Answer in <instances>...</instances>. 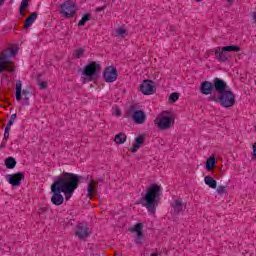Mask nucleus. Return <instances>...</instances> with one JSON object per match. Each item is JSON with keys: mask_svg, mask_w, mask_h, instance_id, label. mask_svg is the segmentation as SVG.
Segmentation results:
<instances>
[{"mask_svg": "<svg viewBox=\"0 0 256 256\" xmlns=\"http://www.w3.org/2000/svg\"><path fill=\"white\" fill-rule=\"evenodd\" d=\"M81 179H83V176L63 171L50 187L52 205L59 207V205L65 202V199L69 201L73 197L75 190L79 188ZM61 193H64L65 197Z\"/></svg>", "mask_w": 256, "mask_h": 256, "instance_id": "nucleus-1", "label": "nucleus"}, {"mask_svg": "<svg viewBox=\"0 0 256 256\" xmlns=\"http://www.w3.org/2000/svg\"><path fill=\"white\" fill-rule=\"evenodd\" d=\"M215 87L218 96L211 95L208 97V101L219 103L221 107H224L225 109L233 107L235 105V94L229 90L227 82L224 80L216 82Z\"/></svg>", "mask_w": 256, "mask_h": 256, "instance_id": "nucleus-2", "label": "nucleus"}, {"mask_svg": "<svg viewBox=\"0 0 256 256\" xmlns=\"http://www.w3.org/2000/svg\"><path fill=\"white\" fill-rule=\"evenodd\" d=\"M163 188L155 183L149 185L146 189V193L142 194L140 198V203L142 207H146L150 215H155L157 207L159 206V201H161V193Z\"/></svg>", "mask_w": 256, "mask_h": 256, "instance_id": "nucleus-3", "label": "nucleus"}, {"mask_svg": "<svg viewBox=\"0 0 256 256\" xmlns=\"http://www.w3.org/2000/svg\"><path fill=\"white\" fill-rule=\"evenodd\" d=\"M241 51V47L238 45H230V46H223V47H216L213 50L214 57L218 63H227L231 59V54L228 53H239Z\"/></svg>", "mask_w": 256, "mask_h": 256, "instance_id": "nucleus-4", "label": "nucleus"}, {"mask_svg": "<svg viewBox=\"0 0 256 256\" xmlns=\"http://www.w3.org/2000/svg\"><path fill=\"white\" fill-rule=\"evenodd\" d=\"M125 117H130L136 125H143V123L147 121L145 111L139 110L137 104L131 105L130 108L125 111Z\"/></svg>", "mask_w": 256, "mask_h": 256, "instance_id": "nucleus-5", "label": "nucleus"}, {"mask_svg": "<svg viewBox=\"0 0 256 256\" xmlns=\"http://www.w3.org/2000/svg\"><path fill=\"white\" fill-rule=\"evenodd\" d=\"M101 73V63L95 61L88 63L82 70V75L87 77L88 81H96Z\"/></svg>", "mask_w": 256, "mask_h": 256, "instance_id": "nucleus-6", "label": "nucleus"}, {"mask_svg": "<svg viewBox=\"0 0 256 256\" xmlns=\"http://www.w3.org/2000/svg\"><path fill=\"white\" fill-rule=\"evenodd\" d=\"M23 97L22 105L25 107H29L31 103L29 102V99L33 97V92L31 89H24L23 90V84L21 83V80L16 81V101H21Z\"/></svg>", "mask_w": 256, "mask_h": 256, "instance_id": "nucleus-7", "label": "nucleus"}, {"mask_svg": "<svg viewBox=\"0 0 256 256\" xmlns=\"http://www.w3.org/2000/svg\"><path fill=\"white\" fill-rule=\"evenodd\" d=\"M60 13L66 19H71V17H75L77 13V5L71 0H66L60 5Z\"/></svg>", "mask_w": 256, "mask_h": 256, "instance_id": "nucleus-8", "label": "nucleus"}, {"mask_svg": "<svg viewBox=\"0 0 256 256\" xmlns=\"http://www.w3.org/2000/svg\"><path fill=\"white\" fill-rule=\"evenodd\" d=\"M157 127L160 131H167V129H171V125L175 123V119L169 116V112H163L159 118H156Z\"/></svg>", "mask_w": 256, "mask_h": 256, "instance_id": "nucleus-9", "label": "nucleus"}, {"mask_svg": "<svg viewBox=\"0 0 256 256\" xmlns=\"http://www.w3.org/2000/svg\"><path fill=\"white\" fill-rule=\"evenodd\" d=\"M223 81V79L220 78H214L213 82L210 81H204L200 84V93H202V95H211L213 93V91L217 92V88H216V83Z\"/></svg>", "mask_w": 256, "mask_h": 256, "instance_id": "nucleus-10", "label": "nucleus"}, {"mask_svg": "<svg viewBox=\"0 0 256 256\" xmlns=\"http://www.w3.org/2000/svg\"><path fill=\"white\" fill-rule=\"evenodd\" d=\"M117 77H119V71H117L115 66H108L104 69L103 79L105 83H115Z\"/></svg>", "mask_w": 256, "mask_h": 256, "instance_id": "nucleus-11", "label": "nucleus"}, {"mask_svg": "<svg viewBox=\"0 0 256 256\" xmlns=\"http://www.w3.org/2000/svg\"><path fill=\"white\" fill-rule=\"evenodd\" d=\"M130 233H137L134 243L141 247L145 234L143 233V223H136L133 227L129 228Z\"/></svg>", "mask_w": 256, "mask_h": 256, "instance_id": "nucleus-12", "label": "nucleus"}, {"mask_svg": "<svg viewBox=\"0 0 256 256\" xmlns=\"http://www.w3.org/2000/svg\"><path fill=\"white\" fill-rule=\"evenodd\" d=\"M140 91L143 95H155L157 88L153 80L146 79L140 84Z\"/></svg>", "mask_w": 256, "mask_h": 256, "instance_id": "nucleus-13", "label": "nucleus"}, {"mask_svg": "<svg viewBox=\"0 0 256 256\" xmlns=\"http://www.w3.org/2000/svg\"><path fill=\"white\" fill-rule=\"evenodd\" d=\"M6 179L12 187H19L21 185V182L25 180V173L18 172L14 174H8L6 175Z\"/></svg>", "mask_w": 256, "mask_h": 256, "instance_id": "nucleus-14", "label": "nucleus"}, {"mask_svg": "<svg viewBox=\"0 0 256 256\" xmlns=\"http://www.w3.org/2000/svg\"><path fill=\"white\" fill-rule=\"evenodd\" d=\"M76 237L78 239H87L89 237L90 232H89V226L87 225V222H81L78 223L76 226V231H75Z\"/></svg>", "mask_w": 256, "mask_h": 256, "instance_id": "nucleus-15", "label": "nucleus"}, {"mask_svg": "<svg viewBox=\"0 0 256 256\" xmlns=\"http://www.w3.org/2000/svg\"><path fill=\"white\" fill-rule=\"evenodd\" d=\"M172 209L174 210V215H179L185 208V204L183 203V200L176 199L173 203L170 204Z\"/></svg>", "mask_w": 256, "mask_h": 256, "instance_id": "nucleus-16", "label": "nucleus"}, {"mask_svg": "<svg viewBox=\"0 0 256 256\" xmlns=\"http://www.w3.org/2000/svg\"><path fill=\"white\" fill-rule=\"evenodd\" d=\"M37 17H39V13L32 12L30 16H28L24 22V29L27 30L35 21L37 20Z\"/></svg>", "mask_w": 256, "mask_h": 256, "instance_id": "nucleus-17", "label": "nucleus"}, {"mask_svg": "<svg viewBox=\"0 0 256 256\" xmlns=\"http://www.w3.org/2000/svg\"><path fill=\"white\" fill-rule=\"evenodd\" d=\"M11 61V58L9 57V54L7 52H2L0 54V75L3 73V69H5V63H9Z\"/></svg>", "mask_w": 256, "mask_h": 256, "instance_id": "nucleus-18", "label": "nucleus"}, {"mask_svg": "<svg viewBox=\"0 0 256 256\" xmlns=\"http://www.w3.org/2000/svg\"><path fill=\"white\" fill-rule=\"evenodd\" d=\"M143 143H145V136L140 135L136 138L134 145L131 148V152L132 153H137V151H139V148L141 147V145H143Z\"/></svg>", "mask_w": 256, "mask_h": 256, "instance_id": "nucleus-19", "label": "nucleus"}, {"mask_svg": "<svg viewBox=\"0 0 256 256\" xmlns=\"http://www.w3.org/2000/svg\"><path fill=\"white\" fill-rule=\"evenodd\" d=\"M4 164L6 169H15L17 167V160L14 157H8L5 159Z\"/></svg>", "mask_w": 256, "mask_h": 256, "instance_id": "nucleus-20", "label": "nucleus"}, {"mask_svg": "<svg viewBox=\"0 0 256 256\" xmlns=\"http://www.w3.org/2000/svg\"><path fill=\"white\" fill-rule=\"evenodd\" d=\"M205 185H208L210 189H217V180L213 179L211 176H206L204 178Z\"/></svg>", "mask_w": 256, "mask_h": 256, "instance_id": "nucleus-21", "label": "nucleus"}, {"mask_svg": "<svg viewBox=\"0 0 256 256\" xmlns=\"http://www.w3.org/2000/svg\"><path fill=\"white\" fill-rule=\"evenodd\" d=\"M27 9H29V0H22L19 7L20 17H25V11H27Z\"/></svg>", "mask_w": 256, "mask_h": 256, "instance_id": "nucleus-22", "label": "nucleus"}, {"mask_svg": "<svg viewBox=\"0 0 256 256\" xmlns=\"http://www.w3.org/2000/svg\"><path fill=\"white\" fill-rule=\"evenodd\" d=\"M114 141L117 145H123L127 141V135L125 133H119L114 137Z\"/></svg>", "mask_w": 256, "mask_h": 256, "instance_id": "nucleus-23", "label": "nucleus"}, {"mask_svg": "<svg viewBox=\"0 0 256 256\" xmlns=\"http://www.w3.org/2000/svg\"><path fill=\"white\" fill-rule=\"evenodd\" d=\"M217 165V162L215 161V157H210L206 160V169L207 171H213Z\"/></svg>", "mask_w": 256, "mask_h": 256, "instance_id": "nucleus-24", "label": "nucleus"}, {"mask_svg": "<svg viewBox=\"0 0 256 256\" xmlns=\"http://www.w3.org/2000/svg\"><path fill=\"white\" fill-rule=\"evenodd\" d=\"M87 21H91L90 13H86L82 16L81 20L78 22V27H85V23H87Z\"/></svg>", "mask_w": 256, "mask_h": 256, "instance_id": "nucleus-25", "label": "nucleus"}, {"mask_svg": "<svg viewBox=\"0 0 256 256\" xmlns=\"http://www.w3.org/2000/svg\"><path fill=\"white\" fill-rule=\"evenodd\" d=\"M3 71H7L8 73L15 72V64L10 60L9 63L4 64V69H2V73Z\"/></svg>", "mask_w": 256, "mask_h": 256, "instance_id": "nucleus-26", "label": "nucleus"}, {"mask_svg": "<svg viewBox=\"0 0 256 256\" xmlns=\"http://www.w3.org/2000/svg\"><path fill=\"white\" fill-rule=\"evenodd\" d=\"M87 191H88L87 197H89V199H91V197H93V193H95V186L93 185V181H91L88 184Z\"/></svg>", "mask_w": 256, "mask_h": 256, "instance_id": "nucleus-27", "label": "nucleus"}, {"mask_svg": "<svg viewBox=\"0 0 256 256\" xmlns=\"http://www.w3.org/2000/svg\"><path fill=\"white\" fill-rule=\"evenodd\" d=\"M180 94L177 92L171 93L169 96V102L170 103H176V101H179Z\"/></svg>", "mask_w": 256, "mask_h": 256, "instance_id": "nucleus-28", "label": "nucleus"}, {"mask_svg": "<svg viewBox=\"0 0 256 256\" xmlns=\"http://www.w3.org/2000/svg\"><path fill=\"white\" fill-rule=\"evenodd\" d=\"M6 53L7 51H9V53H7V55L11 58V57H15V55H17V53H19V48H8L7 50H5Z\"/></svg>", "mask_w": 256, "mask_h": 256, "instance_id": "nucleus-29", "label": "nucleus"}, {"mask_svg": "<svg viewBox=\"0 0 256 256\" xmlns=\"http://www.w3.org/2000/svg\"><path fill=\"white\" fill-rule=\"evenodd\" d=\"M82 55H85V50L83 48L77 49L74 53L76 59H81Z\"/></svg>", "mask_w": 256, "mask_h": 256, "instance_id": "nucleus-30", "label": "nucleus"}, {"mask_svg": "<svg viewBox=\"0 0 256 256\" xmlns=\"http://www.w3.org/2000/svg\"><path fill=\"white\" fill-rule=\"evenodd\" d=\"M216 191H217L218 195H225V194H227V188L225 186H223V185H219L217 187Z\"/></svg>", "mask_w": 256, "mask_h": 256, "instance_id": "nucleus-31", "label": "nucleus"}, {"mask_svg": "<svg viewBox=\"0 0 256 256\" xmlns=\"http://www.w3.org/2000/svg\"><path fill=\"white\" fill-rule=\"evenodd\" d=\"M15 119H17V114H12L8 120L7 126L11 127L13 123H15Z\"/></svg>", "mask_w": 256, "mask_h": 256, "instance_id": "nucleus-32", "label": "nucleus"}, {"mask_svg": "<svg viewBox=\"0 0 256 256\" xmlns=\"http://www.w3.org/2000/svg\"><path fill=\"white\" fill-rule=\"evenodd\" d=\"M9 131H11V126L6 125L5 130H4V141H8Z\"/></svg>", "mask_w": 256, "mask_h": 256, "instance_id": "nucleus-33", "label": "nucleus"}, {"mask_svg": "<svg viewBox=\"0 0 256 256\" xmlns=\"http://www.w3.org/2000/svg\"><path fill=\"white\" fill-rule=\"evenodd\" d=\"M117 34L121 35L122 39H125V36L127 35V30L125 28H119L117 30Z\"/></svg>", "mask_w": 256, "mask_h": 256, "instance_id": "nucleus-34", "label": "nucleus"}, {"mask_svg": "<svg viewBox=\"0 0 256 256\" xmlns=\"http://www.w3.org/2000/svg\"><path fill=\"white\" fill-rule=\"evenodd\" d=\"M39 87H40V89H47V82H45V81L40 82Z\"/></svg>", "mask_w": 256, "mask_h": 256, "instance_id": "nucleus-35", "label": "nucleus"}, {"mask_svg": "<svg viewBox=\"0 0 256 256\" xmlns=\"http://www.w3.org/2000/svg\"><path fill=\"white\" fill-rule=\"evenodd\" d=\"M121 109H119V108H116L115 109V111H114V115L116 116V117H121Z\"/></svg>", "mask_w": 256, "mask_h": 256, "instance_id": "nucleus-36", "label": "nucleus"}, {"mask_svg": "<svg viewBox=\"0 0 256 256\" xmlns=\"http://www.w3.org/2000/svg\"><path fill=\"white\" fill-rule=\"evenodd\" d=\"M101 11H105V6L97 7L96 13H101Z\"/></svg>", "mask_w": 256, "mask_h": 256, "instance_id": "nucleus-37", "label": "nucleus"}, {"mask_svg": "<svg viewBox=\"0 0 256 256\" xmlns=\"http://www.w3.org/2000/svg\"><path fill=\"white\" fill-rule=\"evenodd\" d=\"M253 159H256V143L253 145V154H252Z\"/></svg>", "mask_w": 256, "mask_h": 256, "instance_id": "nucleus-38", "label": "nucleus"}, {"mask_svg": "<svg viewBox=\"0 0 256 256\" xmlns=\"http://www.w3.org/2000/svg\"><path fill=\"white\" fill-rule=\"evenodd\" d=\"M227 1L229 7H233V3H235V0H225Z\"/></svg>", "mask_w": 256, "mask_h": 256, "instance_id": "nucleus-39", "label": "nucleus"}, {"mask_svg": "<svg viewBox=\"0 0 256 256\" xmlns=\"http://www.w3.org/2000/svg\"><path fill=\"white\" fill-rule=\"evenodd\" d=\"M5 3V0H0V7Z\"/></svg>", "mask_w": 256, "mask_h": 256, "instance_id": "nucleus-40", "label": "nucleus"}, {"mask_svg": "<svg viewBox=\"0 0 256 256\" xmlns=\"http://www.w3.org/2000/svg\"><path fill=\"white\" fill-rule=\"evenodd\" d=\"M150 256H159V255H158V254L153 253V254H151Z\"/></svg>", "mask_w": 256, "mask_h": 256, "instance_id": "nucleus-41", "label": "nucleus"}, {"mask_svg": "<svg viewBox=\"0 0 256 256\" xmlns=\"http://www.w3.org/2000/svg\"><path fill=\"white\" fill-rule=\"evenodd\" d=\"M195 1H197V3H201V1H203V0H195Z\"/></svg>", "mask_w": 256, "mask_h": 256, "instance_id": "nucleus-42", "label": "nucleus"}]
</instances>
